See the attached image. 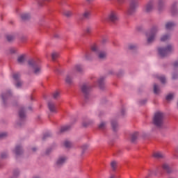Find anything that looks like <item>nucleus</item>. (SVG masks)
Returning <instances> with one entry per match:
<instances>
[{
  "label": "nucleus",
  "instance_id": "nucleus-1",
  "mask_svg": "<svg viewBox=\"0 0 178 178\" xmlns=\"http://www.w3.org/2000/svg\"><path fill=\"white\" fill-rule=\"evenodd\" d=\"M30 67L33 69L34 74H40L41 73L42 67L40 60L31 59L28 61Z\"/></svg>",
  "mask_w": 178,
  "mask_h": 178
},
{
  "label": "nucleus",
  "instance_id": "nucleus-2",
  "mask_svg": "<svg viewBox=\"0 0 178 178\" xmlns=\"http://www.w3.org/2000/svg\"><path fill=\"white\" fill-rule=\"evenodd\" d=\"M164 120L165 115H163V113L157 112L154 114L153 124L154 126H156V127H162L163 126Z\"/></svg>",
  "mask_w": 178,
  "mask_h": 178
},
{
  "label": "nucleus",
  "instance_id": "nucleus-3",
  "mask_svg": "<svg viewBox=\"0 0 178 178\" xmlns=\"http://www.w3.org/2000/svg\"><path fill=\"white\" fill-rule=\"evenodd\" d=\"M172 51H173V47L170 44L168 45L165 48L159 47L158 49L159 55L161 58H165V56H168Z\"/></svg>",
  "mask_w": 178,
  "mask_h": 178
},
{
  "label": "nucleus",
  "instance_id": "nucleus-4",
  "mask_svg": "<svg viewBox=\"0 0 178 178\" xmlns=\"http://www.w3.org/2000/svg\"><path fill=\"white\" fill-rule=\"evenodd\" d=\"M158 33V27L154 26L152 29L146 33L147 38V44H151L155 40V35Z\"/></svg>",
  "mask_w": 178,
  "mask_h": 178
},
{
  "label": "nucleus",
  "instance_id": "nucleus-5",
  "mask_svg": "<svg viewBox=\"0 0 178 178\" xmlns=\"http://www.w3.org/2000/svg\"><path fill=\"white\" fill-rule=\"evenodd\" d=\"M91 51L92 52H94L95 55L98 56L99 59H105V58H106V53L101 51L99 49H98V46H97V44L92 45Z\"/></svg>",
  "mask_w": 178,
  "mask_h": 178
},
{
  "label": "nucleus",
  "instance_id": "nucleus-6",
  "mask_svg": "<svg viewBox=\"0 0 178 178\" xmlns=\"http://www.w3.org/2000/svg\"><path fill=\"white\" fill-rule=\"evenodd\" d=\"M138 6V5L137 4V3H136V1H131L130 3L129 8L126 12V15L127 16H131V15H134Z\"/></svg>",
  "mask_w": 178,
  "mask_h": 178
},
{
  "label": "nucleus",
  "instance_id": "nucleus-7",
  "mask_svg": "<svg viewBox=\"0 0 178 178\" xmlns=\"http://www.w3.org/2000/svg\"><path fill=\"white\" fill-rule=\"evenodd\" d=\"M107 19L108 22H111V23H115V22H118L119 20V17H118V13L116 11H111L110 13H108Z\"/></svg>",
  "mask_w": 178,
  "mask_h": 178
},
{
  "label": "nucleus",
  "instance_id": "nucleus-8",
  "mask_svg": "<svg viewBox=\"0 0 178 178\" xmlns=\"http://www.w3.org/2000/svg\"><path fill=\"white\" fill-rule=\"evenodd\" d=\"M90 91H91V86L88 84L85 83L81 87V92H83L86 99L88 98V95H90Z\"/></svg>",
  "mask_w": 178,
  "mask_h": 178
},
{
  "label": "nucleus",
  "instance_id": "nucleus-9",
  "mask_svg": "<svg viewBox=\"0 0 178 178\" xmlns=\"http://www.w3.org/2000/svg\"><path fill=\"white\" fill-rule=\"evenodd\" d=\"M13 77L14 80H15V81H17V83L15 84V86L17 87V88H20V87H22V86H23V82H22V81H20V73H19V72L15 73L13 75Z\"/></svg>",
  "mask_w": 178,
  "mask_h": 178
},
{
  "label": "nucleus",
  "instance_id": "nucleus-10",
  "mask_svg": "<svg viewBox=\"0 0 178 178\" xmlns=\"http://www.w3.org/2000/svg\"><path fill=\"white\" fill-rule=\"evenodd\" d=\"M152 9H154V3L149 2L143 7V10L145 13H149V12H152Z\"/></svg>",
  "mask_w": 178,
  "mask_h": 178
},
{
  "label": "nucleus",
  "instance_id": "nucleus-11",
  "mask_svg": "<svg viewBox=\"0 0 178 178\" xmlns=\"http://www.w3.org/2000/svg\"><path fill=\"white\" fill-rule=\"evenodd\" d=\"M165 9V0H159L157 5L159 12H162Z\"/></svg>",
  "mask_w": 178,
  "mask_h": 178
},
{
  "label": "nucleus",
  "instance_id": "nucleus-12",
  "mask_svg": "<svg viewBox=\"0 0 178 178\" xmlns=\"http://www.w3.org/2000/svg\"><path fill=\"white\" fill-rule=\"evenodd\" d=\"M178 13L177 3H173L171 6V14L172 16H176Z\"/></svg>",
  "mask_w": 178,
  "mask_h": 178
},
{
  "label": "nucleus",
  "instance_id": "nucleus-13",
  "mask_svg": "<svg viewBox=\"0 0 178 178\" xmlns=\"http://www.w3.org/2000/svg\"><path fill=\"white\" fill-rule=\"evenodd\" d=\"M48 108L50 112L53 113H56V106H55V104H54V102H49L48 103Z\"/></svg>",
  "mask_w": 178,
  "mask_h": 178
},
{
  "label": "nucleus",
  "instance_id": "nucleus-14",
  "mask_svg": "<svg viewBox=\"0 0 178 178\" xmlns=\"http://www.w3.org/2000/svg\"><path fill=\"white\" fill-rule=\"evenodd\" d=\"M66 157L65 156H61L58 158L56 162V167L59 168L60 166H62L65 162H66Z\"/></svg>",
  "mask_w": 178,
  "mask_h": 178
},
{
  "label": "nucleus",
  "instance_id": "nucleus-15",
  "mask_svg": "<svg viewBox=\"0 0 178 178\" xmlns=\"http://www.w3.org/2000/svg\"><path fill=\"white\" fill-rule=\"evenodd\" d=\"M162 169L164 170V172H166V173L172 172V168H170V165H169L168 163H163L162 165Z\"/></svg>",
  "mask_w": 178,
  "mask_h": 178
},
{
  "label": "nucleus",
  "instance_id": "nucleus-16",
  "mask_svg": "<svg viewBox=\"0 0 178 178\" xmlns=\"http://www.w3.org/2000/svg\"><path fill=\"white\" fill-rule=\"evenodd\" d=\"M19 116L20 120H24L26 119V112H24V108H21L19 111Z\"/></svg>",
  "mask_w": 178,
  "mask_h": 178
},
{
  "label": "nucleus",
  "instance_id": "nucleus-17",
  "mask_svg": "<svg viewBox=\"0 0 178 178\" xmlns=\"http://www.w3.org/2000/svg\"><path fill=\"white\" fill-rule=\"evenodd\" d=\"M10 95H11L10 91H8L7 93L1 95V98L3 99V104L4 105H6V99H8V98H9V97H10Z\"/></svg>",
  "mask_w": 178,
  "mask_h": 178
},
{
  "label": "nucleus",
  "instance_id": "nucleus-18",
  "mask_svg": "<svg viewBox=\"0 0 178 178\" xmlns=\"http://www.w3.org/2000/svg\"><path fill=\"white\" fill-rule=\"evenodd\" d=\"M15 153L16 155H21V154H23V149H22V147L16 146Z\"/></svg>",
  "mask_w": 178,
  "mask_h": 178
},
{
  "label": "nucleus",
  "instance_id": "nucleus-19",
  "mask_svg": "<svg viewBox=\"0 0 178 178\" xmlns=\"http://www.w3.org/2000/svg\"><path fill=\"white\" fill-rule=\"evenodd\" d=\"M105 80V78L104 77H101L98 81V86L99 87V88H101L102 90L104 89V81Z\"/></svg>",
  "mask_w": 178,
  "mask_h": 178
},
{
  "label": "nucleus",
  "instance_id": "nucleus-20",
  "mask_svg": "<svg viewBox=\"0 0 178 178\" xmlns=\"http://www.w3.org/2000/svg\"><path fill=\"white\" fill-rule=\"evenodd\" d=\"M175 26H176V24L174 22H168L165 24V29L166 30H171Z\"/></svg>",
  "mask_w": 178,
  "mask_h": 178
},
{
  "label": "nucleus",
  "instance_id": "nucleus-21",
  "mask_svg": "<svg viewBox=\"0 0 178 178\" xmlns=\"http://www.w3.org/2000/svg\"><path fill=\"white\" fill-rule=\"evenodd\" d=\"M65 82L67 83V84H72V83H73V78L72 77V75H67L65 78Z\"/></svg>",
  "mask_w": 178,
  "mask_h": 178
},
{
  "label": "nucleus",
  "instance_id": "nucleus-22",
  "mask_svg": "<svg viewBox=\"0 0 178 178\" xmlns=\"http://www.w3.org/2000/svg\"><path fill=\"white\" fill-rule=\"evenodd\" d=\"M154 158H156V159H161L163 157V154L161 152H155L153 154Z\"/></svg>",
  "mask_w": 178,
  "mask_h": 178
},
{
  "label": "nucleus",
  "instance_id": "nucleus-23",
  "mask_svg": "<svg viewBox=\"0 0 178 178\" xmlns=\"http://www.w3.org/2000/svg\"><path fill=\"white\" fill-rule=\"evenodd\" d=\"M38 6H44L45 1L48 2L49 0H35Z\"/></svg>",
  "mask_w": 178,
  "mask_h": 178
},
{
  "label": "nucleus",
  "instance_id": "nucleus-24",
  "mask_svg": "<svg viewBox=\"0 0 178 178\" xmlns=\"http://www.w3.org/2000/svg\"><path fill=\"white\" fill-rule=\"evenodd\" d=\"M111 126L113 131H116V130H118V125L116 121H111Z\"/></svg>",
  "mask_w": 178,
  "mask_h": 178
},
{
  "label": "nucleus",
  "instance_id": "nucleus-25",
  "mask_svg": "<svg viewBox=\"0 0 178 178\" xmlns=\"http://www.w3.org/2000/svg\"><path fill=\"white\" fill-rule=\"evenodd\" d=\"M67 130H70V125H66V126L62 127L60 130V133H65V131H67Z\"/></svg>",
  "mask_w": 178,
  "mask_h": 178
},
{
  "label": "nucleus",
  "instance_id": "nucleus-26",
  "mask_svg": "<svg viewBox=\"0 0 178 178\" xmlns=\"http://www.w3.org/2000/svg\"><path fill=\"white\" fill-rule=\"evenodd\" d=\"M156 78L159 79V80H160V81L163 83L165 84V83H166V78L165 77V76H159L157 75Z\"/></svg>",
  "mask_w": 178,
  "mask_h": 178
},
{
  "label": "nucleus",
  "instance_id": "nucleus-27",
  "mask_svg": "<svg viewBox=\"0 0 178 178\" xmlns=\"http://www.w3.org/2000/svg\"><path fill=\"white\" fill-rule=\"evenodd\" d=\"M83 67L81 65H76L74 67V72H83Z\"/></svg>",
  "mask_w": 178,
  "mask_h": 178
},
{
  "label": "nucleus",
  "instance_id": "nucleus-28",
  "mask_svg": "<svg viewBox=\"0 0 178 178\" xmlns=\"http://www.w3.org/2000/svg\"><path fill=\"white\" fill-rule=\"evenodd\" d=\"M21 19L22 20H29L30 19V14L24 13L21 15Z\"/></svg>",
  "mask_w": 178,
  "mask_h": 178
},
{
  "label": "nucleus",
  "instance_id": "nucleus-29",
  "mask_svg": "<svg viewBox=\"0 0 178 178\" xmlns=\"http://www.w3.org/2000/svg\"><path fill=\"white\" fill-rule=\"evenodd\" d=\"M57 58H59V53H58V52H53L51 54V59H52V60H56Z\"/></svg>",
  "mask_w": 178,
  "mask_h": 178
},
{
  "label": "nucleus",
  "instance_id": "nucleus-30",
  "mask_svg": "<svg viewBox=\"0 0 178 178\" xmlns=\"http://www.w3.org/2000/svg\"><path fill=\"white\" fill-rule=\"evenodd\" d=\"M24 60H25L24 55L19 56L17 58V62L20 65H22V63H23Z\"/></svg>",
  "mask_w": 178,
  "mask_h": 178
},
{
  "label": "nucleus",
  "instance_id": "nucleus-31",
  "mask_svg": "<svg viewBox=\"0 0 178 178\" xmlns=\"http://www.w3.org/2000/svg\"><path fill=\"white\" fill-rule=\"evenodd\" d=\"M137 137H138V132H135L131 135V141L132 143H134V141H136V140H137Z\"/></svg>",
  "mask_w": 178,
  "mask_h": 178
},
{
  "label": "nucleus",
  "instance_id": "nucleus-32",
  "mask_svg": "<svg viewBox=\"0 0 178 178\" xmlns=\"http://www.w3.org/2000/svg\"><path fill=\"white\" fill-rule=\"evenodd\" d=\"M154 94H159L161 92V90H159V87L156 84L154 85Z\"/></svg>",
  "mask_w": 178,
  "mask_h": 178
},
{
  "label": "nucleus",
  "instance_id": "nucleus-33",
  "mask_svg": "<svg viewBox=\"0 0 178 178\" xmlns=\"http://www.w3.org/2000/svg\"><path fill=\"white\" fill-rule=\"evenodd\" d=\"M60 97V92L59 91L56 90L53 93V97L54 98V99H58V98H59Z\"/></svg>",
  "mask_w": 178,
  "mask_h": 178
},
{
  "label": "nucleus",
  "instance_id": "nucleus-34",
  "mask_svg": "<svg viewBox=\"0 0 178 178\" xmlns=\"http://www.w3.org/2000/svg\"><path fill=\"white\" fill-rule=\"evenodd\" d=\"M90 15H91V13H90V11H86L83 14V19H88V17H90Z\"/></svg>",
  "mask_w": 178,
  "mask_h": 178
},
{
  "label": "nucleus",
  "instance_id": "nucleus-35",
  "mask_svg": "<svg viewBox=\"0 0 178 178\" xmlns=\"http://www.w3.org/2000/svg\"><path fill=\"white\" fill-rule=\"evenodd\" d=\"M170 38V35H164L161 37V41H168Z\"/></svg>",
  "mask_w": 178,
  "mask_h": 178
},
{
  "label": "nucleus",
  "instance_id": "nucleus-36",
  "mask_svg": "<svg viewBox=\"0 0 178 178\" xmlns=\"http://www.w3.org/2000/svg\"><path fill=\"white\" fill-rule=\"evenodd\" d=\"M64 147H65V148H70V147H72V143L68 140H65L64 142Z\"/></svg>",
  "mask_w": 178,
  "mask_h": 178
},
{
  "label": "nucleus",
  "instance_id": "nucleus-37",
  "mask_svg": "<svg viewBox=\"0 0 178 178\" xmlns=\"http://www.w3.org/2000/svg\"><path fill=\"white\" fill-rule=\"evenodd\" d=\"M106 126V124L105 122H101V124L99 125V129L104 130Z\"/></svg>",
  "mask_w": 178,
  "mask_h": 178
},
{
  "label": "nucleus",
  "instance_id": "nucleus-38",
  "mask_svg": "<svg viewBox=\"0 0 178 178\" xmlns=\"http://www.w3.org/2000/svg\"><path fill=\"white\" fill-rule=\"evenodd\" d=\"M65 16H66L67 17H70V16H72L73 15V13H72V11H65L64 13Z\"/></svg>",
  "mask_w": 178,
  "mask_h": 178
},
{
  "label": "nucleus",
  "instance_id": "nucleus-39",
  "mask_svg": "<svg viewBox=\"0 0 178 178\" xmlns=\"http://www.w3.org/2000/svg\"><path fill=\"white\" fill-rule=\"evenodd\" d=\"M92 31V29H91V27H88V28H86V29L85 30V33H86V34H91Z\"/></svg>",
  "mask_w": 178,
  "mask_h": 178
},
{
  "label": "nucleus",
  "instance_id": "nucleus-40",
  "mask_svg": "<svg viewBox=\"0 0 178 178\" xmlns=\"http://www.w3.org/2000/svg\"><path fill=\"white\" fill-rule=\"evenodd\" d=\"M6 38H7V40L10 42V41H13V40H15V37L10 35H8L6 36Z\"/></svg>",
  "mask_w": 178,
  "mask_h": 178
},
{
  "label": "nucleus",
  "instance_id": "nucleus-41",
  "mask_svg": "<svg viewBox=\"0 0 178 178\" xmlns=\"http://www.w3.org/2000/svg\"><path fill=\"white\" fill-rule=\"evenodd\" d=\"M116 165H118L116 161L111 162V165L113 170H115V169H116Z\"/></svg>",
  "mask_w": 178,
  "mask_h": 178
},
{
  "label": "nucleus",
  "instance_id": "nucleus-42",
  "mask_svg": "<svg viewBox=\"0 0 178 178\" xmlns=\"http://www.w3.org/2000/svg\"><path fill=\"white\" fill-rule=\"evenodd\" d=\"M173 98V95L169 94L168 95L166 96V100L167 101H170Z\"/></svg>",
  "mask_w": 178,
  "mask_h": 178
},
{
  "label": "nucleus",
  "instance_id": "nucleus-43",
  "mask_svg": "<svg viewBox=\"0 0 178 178\" xmlns=\"http://www.w3.org/2000/svg\"><path fill=\"white\" fill-rule=\"evenodd\" d=\"M6 136H8V134L6 133H1L0 134V140L2 138H5V137H6Z\"/></svg>",
  "mask_w": 178,
  "mask_h": 178
},
{
  "label": "nucleus",
  "instance_id": "nucleus-44",
  "mask_svg": "<svg viewBox=\"0 0 178 178\" xmlns=\"http://www.w3.org/2000/svg\"><path fill=\"white\" fill-rule=\"evenodd\" d=\"M13 176L14 177H17V176H19V170H15L13 172Z\"/></svg>",
  "mask_w": 178,
  "mask_h": 178
},
{
  "label": "nucleus",
  "instance_id": "nucleus-45",
  "mask_svg": "<svg viewBox=\"0 0 178 178\" xmlns=\"http://www.w3.org/2000/svg\"><path fill=\"white\" fill-rule=\"evenodd\" d=\"M48 137H51V134H45L42 138V140H46L47 138H48Z\"/></svg>",
  "mask_w": 178,
  "mask_h": 178
},
{
  "label": "nucleus",
  "instance_id": "nucleus-46",
  "mask_svg": "<svg viewBox=\"0 0 178 178\" xmlns=\"http://www.w3.org/2000/svg\"><path fill=\"white\" fill-rule=\"evenodd\" d=\"M8 157V154L7 153H2L1 155V158H2V159H5V158Z\"/></svg>",
  "mask_w": 178,
  "mask_h": 178
},
{
  "label": "nucleus",
  "instance_id": "nucleus-47",
  "mask_svg": "<svg viewBox=\"0 0 178 178\" xmlns=\"http://www.w3.org/2000/svg\"><path fill=\"white\" fill-rule=\"evenodd\" d=\"M136 48H137V47H136V45H134V44H130L129 46V49H136Z\"/></svg>",
  "mask_w": 178,
  "mask_h": 178
},
{
  "label": "nucleus",
  "instance_id": "nucleus-48",
  "mask_svg": "<svg viewBox=\"0 0 178 178\" xmlns=\"http://www.w3.org/2000/svg\"><path fill=\"white\" fill-rule=\"evenodd\" d=\"M117 2L119 5H122V3H124V0H117Z\"/></svg>",
  "mask_w": 178,
  "mask_h": 178
},
{
  "label": "nucleus",
  "instance_id": "nucleus-49",
  "mask_svg": "<svg viewBox=\"0 0 178 178\" xmlns=\"http://www.w3.org/2000/svg\"><path fill=\"white\" fill-rule=\"evenodd\" d=\"M173 66H174V67H178V61H175V62L173 63Z\"/></svg>",
  "mask_w": 178,
  "mask_h": 178
},
{
  "label": "nucleus",
  "instance_id": "nucleus-50",
  "mask_svg": "<svg viewBox=\"0 0 178 178\" xmlns=\"http://www.w3.org/2000/svg\"><path fill=\"white\" fill-rule=\"evenodd\" d=\"M177 77H178V76H177V74H174L172 75V79H173V80H176V79H177Z\"/></svg>",
  "mask_w": 178,
  "mask_h": 178
},
{
  "label": "nucleus",
  "instance_id": "nucleus-51",
  "mask_svg": "<svg viewBox=\"0 0 178 178\" xmlns=\"http://www.w3.org/2000/svg\"><path fill=\"white\" fill-rule=\"evenodd\" d=\"M10 52L11 54H15V52H16V50H15V49H11Z\"/></svg>",
  "mask_w": 178,
  "mask_h": 178
},
{
  "label": "nucleus",
  "instance_id": "nucleus-52",
  "mask_svg": "<svg viewBox=\"0 0 178 178\" xmlns=\"http://www.w3.org/2000/svg\"><path fill=\"white\" fill-rule=\"evenodd\" d=\"M54 37H55V38H59V34L56 33V34L54 35Z\"/></svg>",
  "mask_w": 178,
  "mask_h": 178
},
{
  "label": "nucleus",
  "instance_id": "nucleus-53",
  "mask_svg": "<svg viewBox=\"0 0 178 178\" xmlns=\"http://www.w3.org/2000/svg\"><path fill=\"white\" fill-rule=\"evenodd\" d=\"M32 151H33V152H35V151H37V148L33 147V148L32 149Z\"/></svg>",
  "mask_w": 178,
  "mask_h": 178
},
{
  "label": "nucleus",
  "instance_id": "nucleus-54",
  "mask_svg": "<svg viewBox=\"0 0 178 178\" xmlns=\"http://www.w3.org/2000/svg\"><path fill=\"white\" fill-rule=\"evenodd\" d=\"M83 127H87V124H86L85 123L83 124Z\"/></svg>",
  "mask_w": 178,
  "mask_h": 178
},
{
  "label": "nucleus",
  "instance_id": "nucleus-55",
  "mask_svg": "<svg viewBox=\"0 0 178 178\" xmlns=\"http://www.w3.org/2000/svg\"><path fill=\"white\" fill-rule=\"evenodd\" d=\"M110 178H115V175H111Z\"/></svg>",
  "mask_w": 178,
  "mask_h": 178
},
{
  "label": "nucleus",
  "instance_id": "nucleus-56",
  "mask_svg": "<svg viewBox=\"0 0 178 178\" xmlns=\"http://www.w3.org/2000/svg\"><path fill=\"white\" fill-rule=\"evenodd\" d=\"M141 104H145V102H144L143 103H140Z\"/></svg>",
  "mask_w": 178,
  "mask_h": 178
},
{
  "label": "nucleus",
  "instance_id": "nucleus-57",
  "mask_svg": "<svg viewBox=\"0 0 178 178\" xmlns=\"http://www.w3.org/2000/svg\"><path fill=\"white\" fill-rule=\"evenodd\" d=\"M46 154H49L48 150L46 152Z\"/></svg>",
  "mask_w": 178,
  "mask_h": 178
}]
</instances>
